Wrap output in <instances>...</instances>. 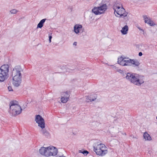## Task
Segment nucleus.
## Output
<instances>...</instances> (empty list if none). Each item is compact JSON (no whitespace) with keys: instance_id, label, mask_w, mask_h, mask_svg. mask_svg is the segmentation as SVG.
Masks as SVG:
<instances>
[{"instance_id":"20e7f679","label":"nucleus","mask_w":157,"mask_h":157,"mask_svg":"<svg viewBox=\"0 0 157 157\" xmlns=\"http://www.w3.org/2000/svg\"><path fill=\"white\" fill-rule=\"evenodd\" d=\"M94 151L96 154L103 156L108 152L107 148L105 145L103 144H95L94 146Z\"/></svg>"},{"instance_id":"4be33fe9","label":"nucleus","mask_w":157,"mask_h":157,"mask_svg":"<svg viewBox=\"0 0 157 157\" xmlns=\"http://www.w3.org/2000/svg\"><path fill=\"white\" fill-rule=\"evenodd\" d=\"M147 23L151 26H153L155 25V24L154 23L153 21L151 20L150 19Z\"/></svg>"},{"instance_id":"9b49d317","label":"nucleus","mask_w":157,"mask_h":157,"mask_svg":"<svg viewBox=\"0 0 157 157\" xmlns=\"http://www.w3.org/2000/svg\"><path fill=\"white\" fill-rule=\"evenodd\" d=\"M63 94H65V95H64V96L62 97L61 98V102L63 103H66L69 99V98L70 96L68 94V92L66 91L65 92L63 93Z\"/></svg>"},{"instance_id":"f3484780","label":"nucleus","mask_w":157,"mask_h":157,"mask_svg":"<svg viewBox=\"0 0 157 157\" xmlns=\"http://www.w3.org/2000/svg\"><path fill=\"white\" fill-rule=\"evenodd\" d=\"M46 20V19H43L41 20L37 25V28H41L43 26L44 23Z\"/></svg>"},{"instance_id":"a211bd4d","label":"nucleus","mask_w":157,"mask_h":157,"mask_svg":"<svg viewBox=\"0 0 157 157\" xmlns=\"http://www.w3.org/2000/svg\"><path fill=\"white\" fill-rule=\"evenodd\" d=\"M132 60L131 59L128 58H126L125 59V63H124V65L125 66H131V62Z\"/></svg>"},{"instance_id":"0eeeda50","label":"nucleus","mask_w":157,"mask_h":157,"mask_svg":"<svg viewBox=\"0 0 157 157\" xmlns=\"http://www.w3.org/2000/svg\"><path fill=\"white\" fill-rule=\"evenodd\" d=\"M107 9L106 4H103L98 7H94L92 10V12L95 15H98L104 13Z\"/></svg>"},{"instance_id":"5701e85b","label":"nucleus","mask_w":157,"mask_h":157,"mask_svg":"<svg viewBox=\"0 0 157 157\" xmlns=\"http://www.w3.org/2000/svg\"><path fill=\"white\" fill-rule=\"evenodd\" d=\"M143 16L144 19L145 20V22L147 23L150 19V18H148L146 16Z\"/></svg>"},{"instance_id":"f257e3e1","label":"nucleus","mask_w":157,"mask_h":157,"mask_svg":"<svg viewBox=\"0 0 157 157\" xmlns=\"http://www.w3.org/2000/svg\"><path fill=\"white\" fill-rule=\"evenodd\" d=\"M126 78L131 82L138 86L144 82V76L135 73H128Z\"/></svg>"},{"instance_id":"b1692460","label":"nucleus","mask_w":157,"mask_h":157,"mask_svg":"<svg viewBox=\"0 0 157 157\" xmlns=\"http://www.w3.org/2000/svg\"><path fill=\"white\" fill-rule=\"evenodd\" d=\"M10 12L11 14H15L18 12V11L17 10L14 9L10 10Z\"/></svg>"},{"instance_id":"6ab92c4d","label":"nucleus","mask_w":157,"mask_h":157,"mask_svg":"<svg viewBox=\"0 0 157 157\" xmlns=\"http://www.w3.org/2000/svg\"><path fill=\"white\" fill-rule=\"evenodd\" d=\"M43 134L46 137H48L49 136V133L45 129H43L42 130Z\"/></svg>"},{"instance_id":"1a4fd4ad","label":"nucleus","mask_w":157,"mask_h":157,"mask_svg":"<svg viewBox=\"0 0 157 157\" xmlns=\"http://www.w3.org/2000/svg\"><path fill=\"white\" fill-rule=\"evenodd\" d=\"M82 26L81 25L79 24L75 25L74 27V31L76 34H78L81 32L82 33L83 31V30L82 29Z\"/></svg>"},{"instance_id":"ddd939ff","label":"nucleus","mask_w":157,"mask_h":157,"mask_svg":"<svg viewBox=\"0 0 157 157\" xmlns=\"http://www.w3.org/2000/svg\"><path fill=\"white\" fill-rule=\"evenodd\" d=\"M125 59H126V58H124L122 56L119 58L118 59V63L122 66H125L124 64L125 63Z\"/></svg>"},{"instance_id":"bb28decb","label":"nucleus","mask_w":157,"mask_h":157,"mask_svg":"<svg viewBox=\"0 0 157 157\" xmlns=\"http://www.w3.org/2000/svg\"><path fill=\"white\" fill-rule=\"evenodd\" d=\"M86 101L87 102H89V96H86Z\"/></svg>"},{"instance_id":"473e14b6","label":"nucleus","mask_w":157,"mask_h":157,"mask_svg":"<svg viewBox=\"0 0 157 157\" xmlns=\"http://www.w3.org/2000/svg\"><path fill=\"white\" fill-rule=\"evenodd\" d=\"M114 67L115 68V69L116 68V67Z\"/></svg>"},{"instance_id":"4468645a","label":"nucleus","mask_w":157,"mask_h":157,"mask_svg":"<svg viewBox=\"0 0 157 157\" xmlns=\"http://www.w3.org/2000/svg\"><path fill=\"white\" fill-rule=\"evenodd\" d=\"M48 147H42L39 150V152L40 153L43 155L47 156L48 155L47 154H46V152L47 149L48 148Z\"/></svg>"},{"instance_id":"9d476101","label":"nucleus","mask_w":157,"mask_h":157,"mask_svg":"<svg viewBox=\"0 0 157 157\" xmlns=\"http://www.w3.org/2000/svg\"><path fill=\"white\" fill-rule=\"evenodd\" d=\"M48 148H49L50 149L49 153L50 155L51 156H55L57 155L58 152V150L55 147L53 146H50L48 147Z\"/></svg>"},{"instance_id":"a878e982","label":"nucleus","mask_w":157,"mask_h":157,"mask_svg":"<svg viewBox=\"0 0 157 157\" xmlns=\"http://www.w3.org/2000/svg\"><path fill=\"white\" fill-rule=\"evenodd\" d=\"M49 42L50 43L51 42V39L52 38V33H50L49 34Z\"/></svg>"},{"instance_id":"f03ea898","label":"nucleus","mask_w":157,"mask_h":157,"mask_svg":"<svg viewBox=\"0 0 157 157\" xmlns=\"http://www.w3.org/2000/svg\"><path fill=\"white\" fill-rule=\"evenodd\" d=\"M21 70L20 67H17L13 69L12 71L11 75L13 77V84L15 86L18 87L21 83Z\"/></svg>"},{"instance_id":"7ed1b4c3","label":"nucleus","mask_w":157,"mask_h":157,"mask_svg":"<svg viewBox=\"0 0 157 157\" xmlns=\"http://www.w3.org/2000/svg\"><path fill=\"white\" fill-rule=\"evenodd\" d=\"M10 109L9 113L12 116H16L20 114L22 112L21 106L16 101H11L9 103Z\"/></svg>"},{"instance_id":"f8f14e48","label":"nucleus","mask_w":157,"mask_h":157,"mask_svg":"<svg viewBox=\"0 0 157 157\" xmlns=\"http://www.w3.org/2000/svg\"><path fill=\"white\" fill-rule=\"evenodd\" d=\"M131 61V66H132L134 67H138L140 65V63L137 59H132Z\"/></svg>"},{"instance_id":"393cba45","label":"nucleus","mask_w":157,"mask_h":157,"mask_svg":"<svg viewBox=\"0 0 157 157\" xmlns=\"http://www.w3.org/2000/svg\"><path fill=\"white\" fill-rule=\"evenodd\" d=\"M49 150H50V149H49V148H48L47 149L46 152V154H48V155L45 156H46L48 157V156H51V155H50V153H49Z\"/></svg>"},{"instance_id":"7c9ffc66","label":"nucleus","mask_w":157,"mask_h":157,"mask_svg":"<svg viewBox=\"0 0 157 157\" xmlns=\"http://www.w3.org/2000/svg\"><path fill=\"white\" fill-rule=\"evenodd\" d=\"M152 153V151L151 150H150L148 151V153L150 154V155H151Z\"/></svg>"},{"instance_id":"39448f33","label":"nucleus","mask_w":157,"mask_h":157,"mask_svg":"<svg viewBox=\"0 0 157 157\" xmlns=\"http://www.w3.org/2000/svg\"><path fill=\"white\" fill-rule=\"evenodd\" d=\"M9 66L8 64H4L0 68V82H4L9 77Z\"/></svg>"},{"instance_id":"cd10ccee","label":"nucleus","mask_w":157,"mask_h":157,"mask_svg":"<svg viewBox=\"0 0 157 157\" xmlns=\"http://www.w3.org/2000/svg\"><path fill=\"white\" fill-rule=\"evenodd\" d=\"M8 89L9 90V91H11L13 90L11 86H9L8 87Z\"/></svg>"},{"instance_id":"423d86ee","label":"nucleus","mask_w":157,"mask_h":157,"mask_svg":"<svg viewBox=\"0 0 157 157\" xmlns=\"http://www.w3.org/2000/svg\"><path fill=\"white\" fill-rule=\"evenodd\" d=\"M113 9L114 10V13L117 17H123L126 16L128 13L126 12L125 9L123 7L121 8V7L116 4L113 6Z\"/></svg>"},{"instance_id":"6e6552de","label":"nucleus","mask_w":157,"mask_h":157,"mask_svg":"<svg viewBox=\"0 0 157 157\" xmlns=\"http://www.w3.org/2000/svg\"><path fill=\"white\" fill-rule=\"evenodd\" d=\"M35 121L38 124V126L41 128H44L45 127L44 120L40 115H36Z\"/></svg>"},{"instance_id":"2eb2a0df","label":"nucleus","mask_w":157,"mask_h":157,"mask_svg":"<svg viewBox=\"0 0 157 157\" xmlns=\"http://www.w3.org/2000/svg\"><path fill=\"white\" fill-rule=\"evenodd\" d=\"M128 30V27L127 25H125L122 29L121 31L122 33L124 35L126 34L127 33Z\"/></svg>"},{"instance_id":"dca6fc26","label":"nucleus","mask_w":157,"mask_h":157,"mask_svg":"<svg viewBox=\"0 0 157 157\" xmlns=\"http://www.w3.org/2000/svg\"><path fill=\"white\" fill-rule=\"evenodd\" d=\"M144 138L146 140H151V137L150 135L147 132H145L143 135Z\"/></svg>"},{"instance_id":"2f4dec72","label":"nucleus","mask_w":157,"mask_h":157,"mask_svg":"<svg viewBox=\"0 0 157 157\" xmlns=\"http://www.w3.org/2000/svg\"><path fill=\"white\" fill-rule=\"evenodd\" d=\"M77 43L76 42H75L73 43V45H75V46H76L77 45Z\"/></svg>"},{"instance_id":"c756f323","label":"nucleus","mask_w":157,"mask_h":157,"mask_svg":"<svg viewBox=\"0 0 157 157\" xmlns=\"http://www.w3.org/2000/svg\"><path fill=\"white\" fill-rule=\"evenodd\" d=\"M143 54L142 52H140L139 53V56H141Z\"/></svg>"},{"instance_id":"aec40b11","label":"nucleus","mask_w":157,"mask_h":157,"mask_svg":"<svg viewBox=\"0 0 157 157\" xmlns=\"http://www.w3.org/2000/svg\"><path fill=\"white\" fill-rule=\"evenodd\" d=\"M93 96V98L92 95H90L89 96V102L94 101L96 99V96H95H95Z\"/></svg>"},{"instance_id":"412c9836","label":"nucleus","mask_w":157,"mask_h":157,"mask_svg":"<svg viewBox=\"0 0 157 157\" xmlns=\"http://www.w3.org/2000/svg\"><path fill=\"white\" fill-rule=\"evenodd\" d=\"M79 152L83 154L84 155H87L89 153V152L86 150H84L82 151L81 150L79 151Z\"/></svg>"},{"instance_id":"c85d7f7f","label":"nucleus","mask_w":157,"mask_h":157,"mask_svg":"<svg viewBox=\"0 0 157 157\" xmlns=\"http://www.w3.org/2000/svg\"><path fill=\"white\" fill-rule=\"evenodd\" d=\"M117 71L121 73H122L123 72V71L120 69H119L118 70H117Z\"/></svg>"}]
</instances>
